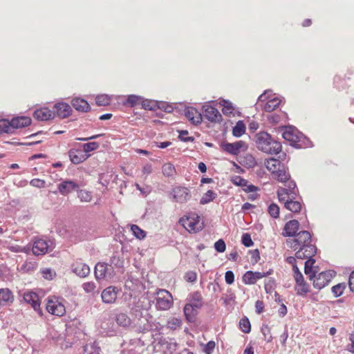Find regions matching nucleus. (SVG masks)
<instances>
[{"label":"nucleus","mask_w":354,"mask_h":354,"mask_svg":"<svg viewBox=\"0 0 354 354\" xmlns=\"http://www.w3.org/2000/svg\"><path fill=\"white\" fill-rule=\"evenodd\" d=\"M309 232L304 230L295 235L293 239L288 240L287 244L294 250H298L295 256L298 259L313 257L317 252L316 247L312 244Z\"/></svg>","instance_id":"nucleus-1"},{"label":"nucleus","mask_w":354,"mask_h":354,"mask_svg":"<svg viewBox=\"0 0 354 354\" xmlns=\"http://www.w3.org/2000/svg\"><path fill=\"white\" fill-rule=\"evenodd\" d=\"M255 142L259 150L268 154H277L281 151V143L264 131L259 132L255 136Z\"/></svg>","instance_id":"nucleus-2"},{"label":"nucleus","mask_w":354,"mask_h":354,"mask_svg":"<svg viewBox=\"0 0 354 354\" xmlns=\"http://www.w3.org/2000/svg\"><path fill=\"white\" fill-rule=\"evenodd\" d=\"M283 138L296 148L312 147L311 142L296 128L289 126L283 128Z\"/></svg>","instance_id":"nucleus-3"},{"label":"nucleus","mask_w":354,"mask_h":354,"mask_svg":"<svg viewBox=\"0 0 354 354\" xmlns=\"http://www.w3.org/2000/svg\"><path fill=\"white\" fill-rule=\"evenodd\" d=\"M180 223L189 232L196 233L203 227L200 216L195 213H189L181 218Z\"/></svg>","instance_id":"nucleus-4"},{"label":"nucleus","mask_w":354,"mask_h":354,"mask_svg":"<svg viewBox=\"0 0 354 354\" xmlns=\"http://www.w3.org/2000/svg\"><path fill=\"white\" fill-rule=\"evenodd\" d=\"M259 102L264 103L263 109L265 111L272 112L279 107L281 100L272 91L267 90L259 97Z\"/></svg>","instance_id":"nucleus-5"},{"label":"nucleus","mask_w":354,"mask_h":354,"mask_svg":"<svg viewBox=\"0 0 354 354\" xmlns=\"http://www.w3.org/2000/svg\"><path fill=\"white\" fill-rule=\"evenodd\" d=\"M169 197L174 203H186L192 198L191 188L180 185L175 186L171 189Z\"/></svg>","instance_id":"nucleus-6"},{"label":"nucleus","mask_w":354,"mask_h":354,"mask_svg":"<svg viewBox=\"0 0 354 354\" xmlns=\"http://www.w3.org/2000/svg\"><path fill=\"white\" fill-rule=\"evenodd\" d=\"M46 309L52 315L62 317L66 313L63 299L56 297H48L46 299Z\"/></svg>","instance_id":"nucleus-7"},{"label":"nucleus","mask_w":354,"mask_h":354,"mask_svg":"<svg viewBox=\"0 0 354 354\" xmlns=\"http://www.w3.org/2000/svg\"><path fill=\"white\" fill-rule=\"evenodd\" d=\"M156 307L158 310H167L172 307L173 297L169 291L160 289L156 292Z\"/></svg>","instance_id":"nucleus-8"},{"label":"nucleus","mask_w":354,"mask_h":354,"mask_svg":"<svg viewBox=\"0 0 354 354\" xmlns=\"http://www.w3.org/2000/svg\"><path fill=\"white\" fill-rule=\"evenodd\" d=\"M54 248L53 242L43 239L36 240L32 245V250L35 255H43Z\"/></svg>","instance_id":"nucleus-9"},{"label":"nucleus","mask_w":354,"mask_h":354,"mask_svg":"<svg viewBox=\"0 0 354 354\" xmlns=\"http://www.w3.org/2000/svg\"><path fill=\"white\" fill-rule=\"evenodd\" d=\"M120 290L115 286H109L104 289L101 293V298L103 303L106 304H115Z\"/></svg>","instance_id":"nucleus-10"},{"label":"nucleus","mask_w":354,"mask_h":354,"mask_svg":"<svg viewBox=\"0 0 354 354\" xmlns=\"http://www.w3.org/2000/svg\"><path fill=\"white\" fill-rule=\"evenodd\" d=\"M204 116L212 122H220L222 115L217 109L212 106L209 102L205 103L202 106Z\"/></svg>","instance_id":"nucleus-11"},{"label":"nucleus","mask_w":354,"mask_h":354,"mask_svg":"<svg viewBox=\"0 0 354 354\" xmlns=\"http://www.w3.org/2000/svg\"><path fill=\"white\" fill-rule=\"evenodd\" d=\"M272 274V270L268 272L247 271L243 276V281L245 284H254L258 280L268 277Z\"/></svg>","instance_id":"nucleus-12"},{"label":"nucleus","mask_w":354,"mask_h":354,"mask_svg":"<svg viewBox=\"0 0 354 354\" xmlns=\"http://www.w3.org/2000/svg\"><path fill=\"white\" fill-rule=\"evenodd\" d=\"M113 275L111 266L105 263H98L95 267V276L97 280L111 278Z\"/></svg>","instance_id":"nucleus-13"},{"label":"nucleus","mask_w":354,"mask_h":354,"mask_svg":"<svg viewBox=\"0 0 354 354\" xmlns=\"http://www.w3.org/2000/svg\"><path fill=\"white\" fill-rule=\"evenodd\" d=\"M221 148L223 151L230 154L237 155L241 150H246L248 147L245 142L239 140L233 143H222Z\"/></svg>","instance_id":"nucleus-14"},{"label":"nucleus","mask_w":354,"mask_h":354,"mask_svg":"<svg viewBox=\"0 0 354 354\" xmlns=\"http://www.w3.org/2000/svg\"><path fill=\"white\" fill-rule=\"evenodd\" d=\"M313 286L319 290L327 286L332 279V274L328 272H322L317 276H314Z\"/></svg>","instance_id":"nucleus-15"},{"label":"nucleus","mask_w":354,"mask_h":354,"mask_svg":"<svg viewBox=\"0 0 354 354\" xmlns=\"http://www.w3.org/2000/svg\"><path fill=\"white\" fill-rule=\"evenodd\" d=\"M68 157L73 164L78 165L84 162L89 156L79 149H71L68 152Z\"/></svg>","instance_id":"nucleus-16"},{"label":"nucleus","mask_w":354,"mask_h":354,"mask_svg":"<svg viewBox=\"0 0 354 354\" xmlns=\"http://www.w3.org/2000/svg\"><path fill=\"white\" fill-rule=\"evenodd\" d=\"M24 300L25 302L30 304L33 309L39 315H41L40 303L38 295L33 292H26L24 294Z\"/></svg>","instance_id":"nucleus-17"},{"label":"nucleus","mask_w":354,"mask_h":354,"mask_svg":"<svg viewBox=\"0 0 354 354\" xmlns=\"http://www.w3.org/2000/svg\"><path fill=\"white\" fill-rule=\"evenodd\" d=\"M55 115L60 118H66L71 115L72 109L70 105L65 102H57L54 105Z\"/></svg>","instance_id":"nucleus-18"},{"label":"nucleus","mask_w":354,"mask_h":354,"mask_svg":"<svg viewBox=\"0 0 354 354\" xmlns=\"http://www.w3.org/2000/svg\"><path fill=\"white\" fill-rule=\"evenodd\" d=\"M79 187L77 183L75 181L67 180H64L57 186L59 193L64 196L68 195Z\"/></svg>","instance_id":"nucleus-19"},{"label":"nucleus","mask_w":354,"mask_h":354,"mask_svg":"<svg viewBox=\"0 0 354 354\" xmlns=\"http://www.w3.org/2000/svg\"><path fill=\"white\" fill-rule=\"evenodd\" d=\"M231 182L236 186L241 187L246 192H254L257 190V187L253 185H249L245 179L239 176L232 177Z\"/></svg>","instance_id":"nucleus-20"},{"label":"nucleus","mask_w":354,"mask_h":354,"mask_svg":"<svg viewBox=\"0 0 354 354\" xmlns=\"http://www.w3.org/2000/svg\"><path fill=\"white\" fill-rule=\"evenodd\" d=\"M185 115L188 120L194 124H198L202 122L201 113L194 107L186 108Z\"/></svg>","instance_id":"nucleus-21"},{"label":"nucleus","mask_w":354,"mask_h":354,"mask_svg":"<svg viewBox=\"0 0 354 354\" xmlns=\"http://www.w3.org/2000/svg\"><path fill=\"white\" fill-rule=\"evenodd\" d=\"M55 116V113L54 111H52L47 107H43L39 109H37L34 112V117L39 120L46 121L48 120L53 119Z\"/></svg>","instance_id":"nucleus-22"},{"label":"nucleus","mask_w":354,"mask_h":354,"mask_svg":"<svg viewBox=\"0 0 354 354\" xmlns=\"http://www.w3.org/2000/svg\"><path fill=\"white\" fill-rule=\"evenodd\" d=\"M32 120L27 116H18L13 118L10 120V124L12 131L17 129L23 128L29 126L31 124Z\"/></svg>","instance_id":"nucleus-23"},{"label":"nucleus","mask_w":354,"mask_h":354,"mask_svg":"<svg viewBox=\"0 0 354 354\" xmlns=\"http://www.w3.org/2000/svg\"><path fill=\"white\" fill-rule=\"evenodd\" d=\"M14 301V295L9 288L0 289V304L2 306H10Z\"/></svg>","instance_id":"nucleus-24"},{"label":"nucleus","mask_w":354,"mask_h":354,"mask_svg":"<svg viewBox=\"0 0 354 354\" xmlns=\"http://www.w3.org/2000/svg\"><path fill=\"white\" fill-rule=\"evenodd\" d=\"M73 272L80 277H86L90 273V268L82 262H75L72 266Z\"/></svg>","instance_id":"nucleus-25"},{"label":"nucleus","mask_w":354,"mask_h":354,"mask_svg":"<svg viewBox=\"0 0 354 354\" xmlns=\"http://www.w3.org/2000/svg\"><path fill=\"white\" fill-rule=\"evenodd\" d=\"M299 223L297 220H291L285 224L283 235L285 236H293L296 235L299 230Z\"/></svg>","instance_id":"nucleus-26"},{"label":"nucleus","mask_w":354,"mask_h":354,"mask_svg":"<svg viewBox=\"0 0 354 354\" xmlns=\"http://www.w3.org/2000/svg\"><path fill=\"white\" fill-rule=\"evenodd\" d=\"M218 104L222 107V112L224 115L227 116L234 115L235 106L232 102L227 100L221 99Z\"/></svg>","instance_id":"nucleus-27"},{"label":"nucleus","mask_w":354,"mask_h":354,"mask_svg":"<svg viewBox=\"0 0 354 354\" xmlns=\"http://www.w3.org/2000/svg\"><path fill=\"white\" fill-rule=\"evenodd\" d=\"M73 106L78 111L86 112L90 109L89 104L84 99L76 97L72 100Z\"/></svg>","instance_id":"nucleus-28"},{"label":"nucleus","mask_w":354,"mask_h":354,"mask_svg":"<svg viewBox=\"0 0 354 354\" xmlns=\"http://www.w3.org/2000/svg\"><path fill=\"white\" fill-rule=\"evenodd\" d=\"M272 178L281 183H286L290 178V175L288 170L283 165L276 173L272 174Z\"/></svg>","instance_id":"nucleus-29"},{"label":"nucleus","mask_w":354,"mask_h":354,"mask_svg":"<svg viewBox=\"0 0 354 354\" xmlns=\"http://www.w3.org/2000/svg\"><path fill=\"white\" fill-rule=\"evenodd\" d=\"M264 165L272 174L279 169L283 165L281 162L275 158H269L265 160Z\"/></svg>","instance_id":"nucleus-30"},{"label":"nucleus","mask_w":354,"mask_h":354,"mask_svg":"<svg viewBox=\"0 0 354 354\" xmlns=\"http://www.w3.org/2000/svg\"><path fill=\"white\" fill-rule=\"evenodd\" d=\"M198 310V308L187 304L184 307V313L186 319L189 322H194Z\"/></svg>","instance_id":"nucleus-31"},{"label":"nucleus","mask_w":354,"mask_h":354,"mask_svg":"<svg viewBox=\"0 0 354 354\" xmlns=\"http://www.w3.org/2000/svg\"><path fill=\"white\" fill-rule=\"evenodd\" d=\"M140 104L142 109L149 111H154L158 107H160V106L158 105V102L157 101L149 99H145L143 97H142V101L140 102Z\"/></svg>","instance_id":"nucleus-32"},{"label":"nucleus","mask_w":354,"mask_h":354,"mask_svg":"<svg viewBox=\"0 0 354 354\" xmlns=\"http://www.w3.org/2000/svg\"><path fill=\"white\" fill-rule=\"evenodd\" d=\"M293 192L291 190H288L286 188L280 187L277 190V196L278 199L280 202L283 203L286 202L288 200H290V197L292 196Z\"/></svg>","instance_id":"nucleus-33"},{"label":"nucleus","mask_w":354,"mask_h":354,"mask_svg":"<svg viewBox=\"0 0 354 354\" xmlns=\"http://www.w3.org/2000/svg\"><path fill=\"white\" fill-rule=\"evenodd\" d=\"M284 206L287 209L294 213H297L301 209V203L292 199L285 202Z\"/></svg>","instance_id":"nucleus-34"},{"label":"nucleus","mask_w":354,"mask_h":354,"mask_svg":"<svg viewBox=\"0 0 354 354\" xmlns=\"http://www.w3.org/2000/svg\"><path fill=\"white\" fill-rule=\"evenodd\" d=\"M188 304L200 309L203 306L202 297L198 292L193 293L189 299Z\"/></svg>","instance_id":"nucleus-35"},{"label":"nucleus","mask_w":354,"mask_h":354,"mask_svg":"<svg viewBox=\"0 0 354 354\" xmlns=\"http://www.w3.org/2000/svg\"><path fill=\"white\" fill-rule=\"evenodd\" d=\"M141 101L142 96L137 95H129L127 97V100L123 103V104L130 107H134L140 104Z\"/></svg>","instance_id":"nucleus-36"},{"label":"nucleus","mask_w":354,"mask_h":354,"mask_svg":"<svg viewBox=\"0 0 354 354\" xmlns=\"http://www.w3.org/2000/svg\"><path fill=\"white\" fill-rule=\"evenodd\" d=\"M245 125L242 120H239L236 122V125L232 129V134L236 138L242 136L245 132Z\"/></svg>","instance_id":"nucleus-37"},{"label":"nucleus","mask_w":354,"mask_h":354,"mask_svg":"<svg viewBox=\"0 0 354 354\" xmlns=\"http://www.w3.org/2000/svg\"><path fill=\"white\" fill-rule=\"evenodd\" d=\"M116 322L122 327H128L131 325V319L127 315L124 313H119L116 316Z\"/></svg>","instance_id":"nucleus-38"},{"label":"nucleus","mask_w":354,"mask_h":354,"mask_svg":"<svg viewBox=\"0 0 354 354\" xmlns=\"http://www.w3.org/2000/svg\"><path fill=\"white\" fill-rule=\"evenodd\" d=\"M12 129L10 124V121L6 119L0 120V135L3 133H12Z\"/></svg>","instance_id":"nucleus-39"},{"label":"nucleus","mask_w":354,"mask_h":354,"mask_svg":"<svg viewBox=\"0 0 354 354\" xmlns=\"http://www.w3.org/2000/svg\"><path fill=\"white\" fill-rule=\"evenodd\" d=\"M216 196L217 195L212 190H208L202 196L200 200V203L201 205L207 204L213 201L216 198Z\"/></svg>","instance_id":"nucleus-40"},{"label":"nucleus","mask_w":354,"mask_h":354,"mask_svg":"<svg viewBox=\"0 0 354 354\" xmlns=\"http://www.w3.org/2000/svg\"><path fill=\"white\" fill-rule=\"evenodd\" d=\"M306 258L308 259V260L305 262L304 272L305 274L309 275L310 279H312L313 277L315 274V272L313 270V266L315 263V259H312V257Z\"/></svg>","instance_id":"nucleus-41"},{"label":"nucleus","mask_w":354,"mask_h":354,"mask_svg":"<svg viewBox=\"0 0 354 354\" xmlns=\"http://www.w3.org/2000/svg\"><path fill=\"white\" fill-rule=\"evenodd\" d=\"M162 171L164 176L171 177L175 175L176 169L174 165L170 162H167L163 165Z\"/></svg>","instance_id":"nucleus-42"},{"label":"nucleus","mask_w":354,"mask_h":354,"mask_svg":"<svg viewBox=\"0 0 354 354\" xmlns=\"http://www.w3.org/2000/svg\"><path fill=\"white\" fill-rule=\"evenodd\" d=\"M84 354H101L100 347L95 344H88L84 346Z\"/></svg>","instance_id":"nucleus-43"},{"label":"nucleus","mask_w":354,"mask_h":354,"mask_svg":"<svg viewBox=\"0 0 354 354\" xmlns=\"http://www.w3.org/2000/svg\"><path fill=\"white\" fill-rule=\"evenodd\" d=\"M77 196L82 202L88 203L92 201L91 192L85 189H81L77 193Z\"/></svg>","instance_id":"nucleus-44"},{"label":"nucleus","mask_w":354,"mask_h":354,"mask_svg":"<svg viewBox=\"0 0 354 354\" xmlns=\"http://www.w3.org/2000/svg\"><path fill=\"white\" fill-rule=\"evenodd\" d=\"M111 100V96L106 94L98 95L95 98L96 104L98 106H106L109 104Z\"/></svg>","instance_id":"nucleus-45"},{"label":"nucleus","mask_w":354,"mask_h":354,"mask_svg":"<svg viewBox=\"0 0 354 354\" xmlns=\"http://www.w3.org/2000/svg\"><path fill=\"white\" fill-rule=\"evenodd\" d=\"M242 164L248 168H253L257 165V161L253 156L251 154H246L243 158Z\"/></svg>","instance_id":"nucleus-46"},{"label":"nucleus","mask_w":354,"mask_h":354,"mask_svg":"<svg viewBox=\"0 0 354 354\" xmlns=\"http://www.w3.org/2000/svg\"><path fill=\"white\" fill-rule=\"evenodd\" d=\"M298 295H305L308 292V287L304 280L302 282L297 283L295 287Z\"/></svg>","instance_id":"nucleus-47"},{"label":"nucleus","mask_w":354,"mask_h":354,"mask_svg":"<svg viewBox=\"0 0 354 354\" xmlns=\"http://www.w3.org/2000/svg\"><path fill=\"white\" fill-rule=\"evenodd\" d=\"M131 230L133 234L140 240L144 239L146 237V232L137 225H132L131 226Z\"/></svg>","instance_id":"nucleus-48"},{"label":"nucleus","mask_w":354,"mask_h":354,"mask_svg":"<svg viewBox=\"0 0 354 354\" xmlns=\"http://www.w3.org/2000/svg\"><path fill=\"white\" fill-rule=\"evenodd\" d=\"M241 330L245 333H249L251 330V325L249 319L246 317L243 318L239 322Z\"/></svg>","instance_id":"nucleus-49"},{"label":"nucleus","mask_w":354,"mask_h":354,"mask_svg":"<svg viewBox=\"0 0 354 354\" xmlns=\"http://www.w3.org/2000/svg\"><path fill=\"white\" fill-rule=\"evenodd\" d=\"M99 144L96 142H88L82 145L83 151L84 153L95 151L99 148Z\"/></svg>","instance_id":"nucleus-50"},{"label":"nucleus","mask_w":354,"mask_h":354,"mask_svg":"<svg viewBox=\"0 0 354 354\" xmlns=\"http://www.w3.org/2000/svg\"><path fill=\"white\" fill-rule=\"evenodd\" d=\"M345 288H346L345 283H339L337 285L334 286L332 288L331 290H332L333 295L335 297H338L343 294Z\"/></svg>","instance_id":"nucleus-51"},{"label":"nucleus","mask_w":354,"mask_h":354,"mask_svg":"<svg viewBox=\"0 0 354 354\" xmlns=\"http://www.w3.org/2000/svg\"><path fill=\"white\" fill-rule=\"evenodd\" d=\"M182 324V321L180 319L176 317H172L169 319L167 322V327L172 329L176 330L178 328H180Z\"/></svg>","instance_id":"nucleus-52"},{"label":"nucleus","mask_w":354,"mask_h":354,"mask_svg":"<svg viewBox=\"0 0 354 354\" xmlns=\"http://www.w3.org/2000/svg\"><path fill=\"white\" fill-rule=\"evenodd\" d=\"M42 277L47 280H52L56 275L55 271L50 268H44L41 270Z\"/></svg>","instance_id":"nucleus-53"},{"label":"nucleus","mask_w":354,"mask_h":354,"mask_svg":"<svg viewBox=\"0 0 354 354\" xmlns=\"http://www.w3.org/2000/svg\"><path fill=\"white\" fill-rule=\"evenodd\" d=\"M268 213L270 215L277 218L279 216V207L277 205L272 203L268 207Z\"/></svg>","instance_id":"nucleus-54"},{"label":"nucleus","mask_w":354,"mask_h":354,"mask_svg":"<svg viewBox=\"0 0 354 354\" xmlns=\"http://www.w3.org/2000/svg\"><path fill=\"white\" fill-rule=\"evenodd\" d=\"M83 290L87 293L93 292L96 288L95 283L93 281H88L82 284Z\"/></svg>","instance_id":"nucleus-55"},{"label":"nucleus","mask_w":354,"mask_h":354,"mask_svg":"<svg viewBox=\"0 0 354 354\" xmlns=\"http://www.w3.org/2000/svg\"><path fill=\"white\" fill-rule=\"evenodd\" d=\"M216 344L214 341H209L203 346V352L206 354H212L215 348Z\"/></svg>","instance_id":"nucleus-56"},{"label":"nucleus","mask_w":354,"mask_h":354,"mask_svg":"<svg viewBox=\"0 0 354 354\" xmlns=\"http://www.w3.org/2000/svg\"><path fill=\"white\" fill-rule=\"evenodd\" d=\"M263 335H264L265 340L267 342H270L272 340V337L270 333V328L268 326H263L261 328Z\"/></svg>","instance_id":"nucleus-57"},{"label":"nucleus","mask_w":354,"mask_h":354,"mask_svg":"<svg viewBox=\"0 0 354 354\" xmlns=\"http://www.w3.org/2000/svg\"><path fill=\"white\" fill-rule=\"evenodd\" d=\"M241 242L245 247H251L254 244L250 235L248 233L242 235Z\"/></svg>","instance_id":"nucleus-58"},{"label":"nucleus","mask_w":354,"mask_h":354,"mask_svg":"<svg viewBox=\"0 0 354 354\" xmlns=\"http://www.w3.org/2000/svg\"><path fill=\"white\" fill-rule=\"evenodd\" d=\"M30 184L35 187L42 188L45 187L46 182L44 180L39 178H34L32 179L30 182Z\"/></svg>","instance_id":"nucleus-59"},{"label":"nucleus","mask_w":354,"mask_h":354,"mask_svg":"<svg viewBox=\"0 0 354 354\" xmlns=\"http://www.w3.org/2000/svg\"><path fill=\"white\" fill-rule=\"evenodd\" d=\"M214 248L218 252H223L226 249V245L223 239H219L214 243Z\"/></svg>","instance_id":"nucleus-60"},{"label":"nucleus","mask_w":354,"mask_h":354,"mask_svg":"<svg viewBox=\"0 0 354 354\" xmlns=\"http://www.w3.org/2000/svg\"><path fill=\"white\" fill-rule=\"evenodd\" d=\"M225 280L226 283L231 285L234 281V274L232 271L228 270L225 272Z\"/></svg>","instance_id":"nucleus-61"},{"label":"nucleus","mask_w":354,"mask_h":354,"mask_svg":"<svg viewBox=\"0 0 354 354\" xmlns=\"http://www.w3.org/2000/svg\"><path fill=\"white\" fill-rule=\"evenodd\" d=\"M9 250L14 252H26L28 251L25 248H22L18 245H12L8 247Z\"/></svg>","instance_id":"nucleus-62"},{"label":"nucleus","mask_w":354,"mask_h":354,"mask_svg":"<svg viewBox=\"0 0 354 354\" xmlns=\"http://www.w3.org/2000/svg\"><path fill=\"white\" fill-rule=\"evenodd\" d=\"M152 172V166L151 164H146L142 167V174L146 178Z\"/></svg>","instance_id":"nucleus-63"},{"label":"nucleus","mask_w":354,"mask_h":354,"mask_svg":"<svg viewBox=\"0 0 354 354\" xmlns=\"http://www.w3.org/2000/svg\"><path fill=\"white\" fill-rule=\"evenodd\" d=\"M348 286L351 291L354 292V270L351 272L349 280H348Z\"/></svg>","instance_id":"nucleus-64"}]
</instances>
